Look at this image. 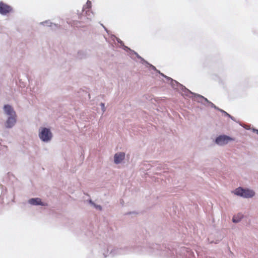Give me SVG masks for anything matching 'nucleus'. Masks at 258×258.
I'll use <instances>...</instances> for the list:
<instances>
[{
    "instance_id": "obj_15",
    "label": "nucleus",
    "mask_w": 258,
    "mask_h": 258,
    "mask_svg": "<svg viewBox=\"0 0 258 258\" xmlns=\"http://www.w3.org/2000/svg\"><path fill=\"white\" fill-rule=\"evenodd\" d=\"M228 116L232 119V117L230 114H229Z\"/></svg>"
},
{
    "instance_id": "obj_5",
    "label": "nucleus",
    "mask_w": 258,
    "mask_h": 258,
    "mask_svg": "<svg viewBox=\"0 0 258 258\" xmlns=\"http://www.w3.org/2000/svg\"><path fill=\"white\" fill-rule=\"evenodd\" d=\"M125 158V154L122 152L116 153L114 155V161L115 163H120Z\"/></svg>"
},
{
    "instance_id": "obj_2",
    "label": "nucleus",
    "mask_w": 258,
    "mask_h": 258,
    "mask_svg": "<svg viewBox=\"0 0 258 258\" xmlns=\"http://www.w3.org/2000/svg\"><path fill=\"white\" fill-rule=\"evenodd\" d=\"M234 140L233 138L226 135H220L216 139L215 143L219 146H223Z\"/></svg>"
},
{
    "instance_id": "obj_14",
    "label": "nucleus",
    "mask_w": 258,
    "mask_h": 258,
    "mask_svg": "<svg viewBox=\"0 0 258 258\" xmlns=\"http://www.w3.org/2000/svg\"><path fill=\"white\" fill-rule=\"evenodd\" d=\"M228 116L232 119V117L230 114H229Z\"/></svg>"
},
{
    "instance_id": "obj_3",
    "label": "nucleus",
    "mask_w": 258,
    "mask_h": 258,
    "mask_svg": "<svg viewBox=\"0 0 258 258\" xmlns=\"http://www.w3.org/2000/svg\"><path fill=\"white\" fill-rule=\"evenodd\" d=\"M12 8L2 2L0 3V13L3 15L7 14L12 11Z\"/></svg>"
},
{
    "instance_id": "obj_7",
    "label": "nucleus",
    "mask_w": 258,
    "mask_h": 258,
    "mask_svg": "<svg viewBox=\"0 0 258 258\" xmlns=\"http://www.w3.org/2000/svg\"><path fill=\"white\" fill-rule=\"evenodd\" d=\"M254 195V192L252 190L243 189L242 197L246 198H251Z\"/></svg>"
},
{
    "instance_id": "obj_4",
    "label": "nucleus",
    "mask_w": 258,
    "mask_h": 258,
    "mask_svg": "<svg viewBox=\"0 0 258 258\" xmlns=\"http://www.w3.org/2000/svg\"><path fill=\"white\" fill-rule=\"evenodd\" d=\"M16 115L9 116L5 122V126L7 128L12 127L16 122Z\"/></svg>"
},
{
    "instance_id": "obj_1",
    "label": "nucleus",
    "mask_w": 258,
    "mask_h": 258,
    "mask_svg": "<svg viewBox=\"0 0 258 258\" xmlns=\"http://www.w3.org/2000/svg\"><path fill=\"white\" fill-rule=\"evenodd\" d=\"M39 137L42 141L47 142L51 139L52 135L49 129L43 127L39 132Z\"/></svg>"
},
{
    "instance_id": "obj_13",
    "label": "nucleus",
    "mask_w": 258,
    "mask_h": 258,
    "mask_svg": "<svg viewBox=\"0 0 258 258\" xmlns=\"http://www.w3.org/2000/svg\"><path fill=\"white\" fill-rule=\"evenodd\" d=\"M87 4H89L90 5L91 4V2L88 1L87 3Z\"/></svg>"
},
{
    "instance_id": "obj_11",
    "label": "nucleus",
    "mask_w": 258,
    "mask_h": 258,
    "mask_svg": "<svg viewBox=\"0 0 258 258\" xmlns=\"http://www.w3.org/2000/svg\"><path fill=\"white\" fill-rule=\"evenodd\" d=\"M221 111L223 112L224 113V114L226 115V116H228L229 115V114L228 113H227L226 112H225V111L223 110H221Z\"/></svg>"
},
{
    "instance_id": "obj_6",
    "label": "nucleus",
    "mask_w": 258,
    "mask_h": 258,
    "mask_svg": "<svg viewBox=\"0 0 258 258\" xmlns=\"http://www.w3.org/2000/svg\"><path fill=\"white\" fill-rule=\"evenodd\" d=\"M4 110L5 113L10 116H16V114L13 108L9 105H5L4 106Z\"/></svg>"
},
{
    "instance_id": "obj_8",
    "label": "nucleus",
    "mask_w": 258,
    "mask_h": 258,
    "mask_svg": "<svg viewBox=\"0 0 258 258\" xmlns=\"http://www.w3.org/2000/svg\"><path fill=\"white\" fill-rule=\"evenodd\" d=\"M29 203L33 205H42L45 206V204H43L41 202V200L39 198H33L31 199L29 201Z\"/></svg>"
},
{
    "instance_id": "obj_12",
    "label": "nucleus",
    "mask_w": 258,
    "mask_h": 258,
    "mask_svg": "<svg viewBox=\"0 0 258 258\" xmlns=\"http://www.w3.org/2000/svg\"><path fill=\"white\" fill-rule=\"evenodd\" d=\"M101 106H102V109H103V111H105V110H104V107H105L104 104L103 103H101Z\"/></svg>"
},
{
    "instance_id": "obj_9",
    "label": "nucleus",
    "mask_w": 258,
    "mask_h": 258,
    "mask_svg": "<svg viewBox=\"0 0 258 258\" xmlns=\"http://www.w3.org/2000/svg\"><path fill=\"white\" fill-rule=\"evenodd\" d=\"M242 217H243V215L239 213L237 215H234L233 216L232 221L234 223L239 222Z\"/></svg>"
},
{
    "instance_id": "obj_10",
    "label": "nucleus",
    "mask_w": 258,
    "mask_h": 258,
    "mask_svg": "<svg viewBox=\"0 0 258 258\" xmlns=\"http://www.w3.org/2000/svg\"><path fill=\"white\" fill-rule=\"evenodd\" d=\"M234 194H235L236 195L240 196L242 197L243 188H242L241 187H238L235 190V191H234Z\"/></svg>"
}]
</instances>
